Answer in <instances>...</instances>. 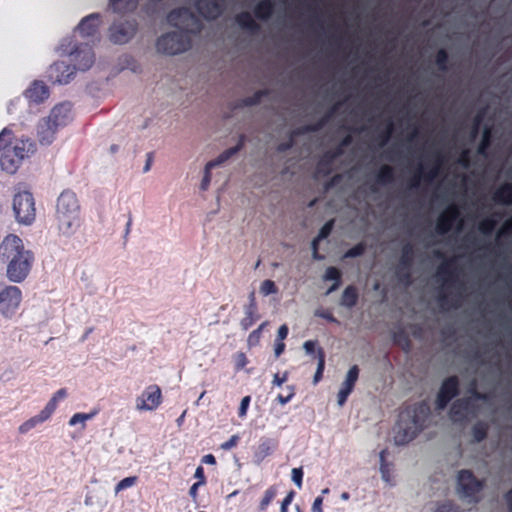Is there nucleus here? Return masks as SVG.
I'll use <instances>...</instances> for the list:
<instances>
[{
	"instance_id": "nucleus-1",
	"label": "nucleus",
	"mask_w": 512,
	"mask_h": 512,
	"mask_svg": "<svg viewBox=\"0 0 512 512\" xmlns=\"http://www.w3.org/2000/svg\"><path fill=\"white\" fill-rule=\"evenodd\" d=\"M167 21L171 26L181 28L180 31L168 32L157 39L158 52L167 55H177L189 50L192 45L190 34H198L203 28L199 18L187 7L171 10Z\"/></svg>"
},
{
	"instance_id": "nucleus-2",
	"label": "nucleus",
	"mask_w": 512,
	"mask_h": 512,
	"mask_svg": "<svg viewBox=\"0 0 512 512\" xmlns=\"http://www.w3.org/2000/svg\"><path fill=\"white\" fill-rule=\"evenodd\" d=\"M0 253L2 258L8 262V279L15 283L24 281L33 266L34 253L26 249L22 239L15 234H9L3 239Z\"/></svg>"
},
{
	"instance_id": "nucleus-3",
	"label": "nucleus",
	"mask_w": 512,
	"mask_h": 512,
	"mask_svg": "<svg viewBox=\"0 0 512 512\" xmlns=\"http://www.w3.org/2000/svg\"><path fill=\"white\" fill-rule=\"evenodd\" d=\"M431 425L432 414L428 405L422 403L410 407L400 415L394 434V443L406 445Z\"/></svg>"
},
{
	"instance_id": "nucleus-4",
	"label": "nucleus",
	"mask_w": 512,
	"mask_h": 512,
	"mask_svg": "<svg viewBox=\"0 0 512 512\" xmlns=\"http://www.w3.org/2000/svg\"><path fill=\"white\" fill-rule=\"evenodd\" d=\"M56 219L59 231L67 236L74 234L81 225L80 205L74 192L63 191L57 199Z\"/></svg>"
},
{
	"instance_id": "nucleus-5",
	"label": "nucleus",
	"mask_w": 512,
	"mask_h": 512,
	"mask_svg": "<svg viewBox=\"0 0 512 512\" xmlns=\"http://www.w3.org/2000/svg\"><path fill=\"white\" fill-rule=\"evenodd\" d=\"M13 210L18 222L31 224L36 215L33 195L28 191L17 193L13 199Z\"/></svg>"
},
{
	"instance_id": "nucleus-6",
	"label": "nucleus",
	"mask_w": 512,
	"mask_h": 512,
	"mask_svg": "<svg viewBox=\"0 0 512 512\" xmlns=\"http://www.w3.org/2000/svg\"><path fill=\"white\" fill-rule=\"evenodd\" d=\"M22 301V292L17 286L0 284V313L5 318H12Z\"/></svg>"
},
{
	"instance_id": "nucleus-7",
	"label": "nucleus",
	"mask_w": 512,
	"mask_h": 512,
	"mask_svg": "<svg viewBox=\"0 0 512 512\" xmlns=\"http://www.w3.org/2000/svg\"><path fill=\"white\" fill-rule=\"evenodd\" d=\"M484 401L478 396H470L466 399L457 400L450 409V419L453 423L462 424L470 417L476 415L477 402Z\"/></svg>"
},
{
	"instance_id": "nucleus-8",
	"label": "nucleus",
	"mask_w": 512,
	"mask_h": 512,
	"mask_svg": "<svg viewBox=\"0 0 512 512\" xmlns=\"http://www.w3.org/2000/svg\"><path fill=\"white\" fill-rule=\"evenodd\" d=\"M161 404L159 386H148L135 400V409L139 412L154 411Z\"/></svg>"
},
{
	"instance_id": "nucleus-9",
	"label": "nucleus",
	"mask_w": 512,
	"mask_h": 512,
	"mask_svg": "<svg viewBox=\"0 0 512 512\" xmlns=\"http://www.w3.org/2000/svg\"><path fill=\"white\" fill-rule=\"evenodd\" d=\"M135 20L113 23L109 29V40L114 44L127 43L137 31Z\"/></svg>"
},
{
	"instance_id": "nucleus-10",
	"label": "nucleus",
	"mask_w": 512,
	"mask_h": 512,
	"mask_svg": "<svg viewBox=\"0 0 512 512\" xmlns=\"http://www.w3.org/2000/svg\"><path fill=\"white\" fill-rule=\"evenodd\" d=\"M25 156L24 143L22 142V146L15 144L14 149H6L4 153L0 154V166L7 173L14 174Z\"/></svg>"
},
{
	"instance_id": "nucleus-11",
	"label": "nucleus",
	"mask_w": 512,
	"mask_h": 512,
	"mask_svg": "<svg viewBox=\"0 0 512 512\" xmlns=\"http://www.w3.org/2000/svg\"><path fill=\"white\" fill-rule=\"evenodd\" d=\"M482 484L471 472L463 470L457 475V494L463 498H471L480 491Z\"/></svg>"
},
{
	"instance_id": "nucleus-12",
	"label": "nucleus",
	"mask_w": 512,
	"mask_h": 512,
	"mask_svg": "<svg viewBox=\"0 0 512 512\" xmlns=\"http://www.w3.org/2000/svg\"><path fill=\"white\" fill-rule=\"evenodd\" d=\"M74 61L76 70L86 71L94 63L95 57L92 48L88 45H80L68 52Z\"/></svg>"
},
{
	"instance_id": "nucleus-13",
	"label": "nucleus",
	"mask_w": 512,
	"mask_h": 512,
	"mask_svg": "<svg viewBox=\"0 0 512 512\" xmlns=\"http://www.w3.org/2000/svg\"><path fill=\"white\" fill-rule=\"evenodd\" d=\"M460 210L456 204L449 205L438 217L436 232L440 235L448 233L460 218Z\"/></svg>"
},
{
	"instance_id": "nucleus-14",
	"label": "nucleus",
	"mask_w": 512,
	"mask_h": 512,
	"mask_svg": "<svg viewBox=\"0 0 512 512\" xmlns=\"http://www.w3.org/2000/svg\"><path fill=\"white\" fill-rule=\"evenodd\" d=\"M195 6L205 19L214 20L222 14L225 2L224 0H197Z\"/></svg>"
},
{
	"instance_id": "nucleus-15",
	"label": "nucleus",
	"mask_w": 512,
	"mask_h": 512,
	"mask_svg": "<svg viewBox=\"0 0 512 512\" xmlns=\"http://www.w3.org/2000/svg\"><path fill=\"white\" fill-rule=\"evenodd\" d=\"M442 163L443 156L440 153H436L434 165L426 172H424L423 167L420 166L418 169V174L414 175V177L410 180V188L419 187L421 178L427 182L434 180L439 175Z\"/></svg>"
},
{
	"instance_id": "nucleus-16",
	"label": "nucleus",
	"mask_w": 512,
	"mask_h": 512,
	"mask_svg": "<svg viewBox=\"0 0 512 512\" xmlns=\"http://www.w3.org/2000/svg\"><path fill=\"white\" fill-rule=\"evenodd\" d=\"M76 68L64 62H56L50 67V76L60 84H67L73 78Z\"/></svg>"
},
{
	"instance_id": "nucleus-17",
	"label": "nucleus",
	"mask_w": 512,
	"mask_h": 512,
	"mask_svg": "<svg viewBox=\"0 0 512 512\" xmlns=\"http://www.w3.org/2000/svg\"><path fill=\"white\" fill-rule=\"evenodd\" d=\"M59 127L48 118H43L37 126V135L42 145H49L54 140L55 133Z\"/></svg>"
},
{
	"instance_id": "nucleus-18",
	"label": "nucleus",
	"mask_w": 512,
	"mask_h": 512,
	"mask_svg": "<svg viewBox=\"0 0 512 512\" xmlns=\"http://www.w3.org/2000/svg\"><path fill=\"white\" fill-rule=\"evenodd\" d=\"M100 22V14L92 13L81 20L77 29L83 37L95 36L98 33Z\"/></svg>"
},
{
	"instance_id": "nucleus-19",
	"label": "nucleus",
	"mask_w": 512,
	"mask_h": 512,
	"mask_svg": "<svg viewBox=\"0 0 512 512\" xmlns=\"http://www.w3.org/2000/svg\"><path fill=\"white\" fill-rule=\"evenodd\" d=\"M49 88L42 81H34L25 91V97L34 103H41L49 97Z\"/></svg>"
},
{
	"instance_id": "nucleus-20",
	"label": "nucleus",
	"mask_w": 512,
	"mask_h": 512,
	"mask_svg": "<svg viewBox=\"0 0 512 512\" xmlns=\"http://www.w3.org/2000/svg\"><path fill=\"white\" fill-rule=\"evenodd\" d=\"M71 105L69 103H61L56 105L47 117L56 126H65L70 120Z\"/></svg>"
},
{
	"instance_id": "nucleus-21",
	"label": "nucleus",
	"mask_w": 512,
	"mask_h": 512,
	"mask_svg": "<svg viewBox=\"0 0 512 512\" xmlns=\"http://www.w3.org/2000/svg\"><path fill=\"white\" fill-rule=\"evenodd\" d=\"M455 258L444 261L437 269V275L445 281L449 286H453L457 281L455 273Z\"/></svg>"
},
{
	"instance_id": "nucleus-22",
	"label": "nucleus",
	"mask_w": 512,
	"mask_h": 512,
	"mask_svg": "<svg viewBox=\"0 0 512 512\" xmlns=\"http://www.w3.org/2000/svg\"><path fill=\"white\" fill-rule=\"evenodd\" d=\"M245 142L246 136L244 134H241L239 136L238 143L234 147L226 149L215 160L208 162V168H214L229 160L233 155L238 153L244 147Z\"/></svg>"
},
{
	"instance_id": "nucleus-23",
	"label": "nucleus",
	"mask_w": 512,
	"mask_h": 512,
	"mask_svg": "<svg viewBox=\"0 0 512 512\" xmlns=\"http://www.w3.org/2000/svg\"><path fill=\"white\" fill-rule=\"evenodd\" d=\"M492 199L497 204H512V183H503L493 193Z\"/></svg>"
},
{
	"instance_id": "nucleus-24",
	"label": "nucleus",
	"mask_w": 512,
	"mask_h": 512,
	"mask_svg": "<svg viewBox=\"0 0 512 512\" xmlns=\"http://www.w3.org/2000/svg\"><path fill=\"white\" fill-rule=\"evenodd\" d=\"M139 4V0H110L109 6L117 14H127L134 12Z\"/></svg>"
},
{
	"instance_id": "nucleus-25",
	"label": "nucleus",
	"mask_w": 512,
	"mask_h": 512,
	"mask_svg": "<svg viewBox=\"0 0 512 512\" xmlns=\"http://www.w3.org/2000/svg\"><path fill=\"white\" fill-rule=\"evenodd\" d=\"M235 20L243 30L249 31L252 34L258 33L260 30L259 24L252 18L249 12L237 14Z\"/></svg>"
},
{
	"instance_id": "nucleus-26",
	"label": "nucleus",
	"mask_w": 512,
	"mask_h": 512,
	"mask_svg": "<svg viewBox=\"0 0 512 512\" xmlns=\"http://www.w3.org/2000/svg\"><path fill=\"white\" fill-rule=\"evenodd\" d=\"M274 8L272 0H261L255 5L253 12L257 19L267 20L272 16Z\"/></svg>"
},
{
	"instance_id": "nucleus-27",
	"label": "nucleus",
	"mask_w": 512,
	"mask_h": 512,
	"mask_svg": "<svg viewBox=\"0 0 512 512\" xmlns=\"http://www.w3.org/2000/svg\"><path fill=\"white\" fill-rule=\"evenodd\" d=\"M245 316L240 321V326L244 331H247L253 324L260 319L258 314V307L252 305H246L244 307Z\"/></svg>"
},
{
	"instance_id": "nucleus-28",
	"label": "nucleus",
	"mask_w": 512,
	"mask_h": 512,
	"mask_svg": "<svg viewBox=\"0 0 512 512\" xmlns=\"http://www.w3.org/2000/svg\"><path fill=\"white\" fill-rule=\"evenodd\" d=\"M359 294L354 285L347 286L341 296V305L347 308L354 307L358 302Z\"/></svg>"
},
{
	"instance_id": "nucleus-29",
	"label": "nucleus",
	"mask_w": 512,
	"mask_h": 512,
	"mask_svg": "<svg viewBox=\"0 0 512 512\" xmlns=\"http://www.w3.org/2000/svg\"><path fill=\"white\" fill-rule=\"evenodd\" d=\"M457 386H442L441 390L437 396L436 400V406L438 409H444L448 403L453 397L456 396Z\"/></svg>"
},
{
	"instance_id": "nucleus-30",
	"label": "nucleus",
	"mask_w": 512,
	"mask_h": 512,
	"mask_svg": "<svg viewBox=\"0 0 512 512\" xmlns=\"http://www.w3.org/2000/svg\"><path fill=\"white\" fill-rule=\"evenodd\" d=\"M393 342L406 352L411 350L412 342L408 333L403 328H399L393 333Z\"/></svg>"
},
{
	"instance_id": "nucleus-31",
	"label": "nucleus",
	"mask_w": 512,
	"mask_h": 512,
	"mask_svg": "<svg viewBox=\"0 0 512 512\" xmlns=\"http://www.w3.org/2000/svg\"><path fill=\"white\" fill-rule=\"evenodd\" d=\"M325 281H334V283L329 287L327 294L335 291L341 284V272L336 267H328L324 274Z\"/></svg>"
},
{
	"instance_id": "nucleus-32",
	"label": "nucleus",
	"mask_w": 512,
	"mask_h": 512,
	"mask_svg": "<svg viewBox=\"0 0 512 512\" xmlns=\"http://www.w3.org/2000/svg\"><path fill=\"white\" fill-rule=\"evenodd\" d=\"M414 261V248L413 245L407 243L403 245L401 249V256L399 261V266H403L405 268H411Z\"/></svg>"
},
{
	"instance_id": "nucleus-33",
	"label": "nucleus",
	"mask_w": 512,
	"mask_h": 512,
	"mask_svg": "<svg viewBox=\"0 0 512 512\" xmlns=\"http://www.w3.org/2000/svg\"><path fill=\"white\" fill-rule=\"evenodd\" d=\"M394 179V170L389 165H383L376 175V182L381 185L390 184Z\"/></svg>"
},
{
	"instance_id": "nucleus-34",
	"label": "nucleus",
	"mask_w": 512,
	"mask_h": 512,
	"mask_svg": "<svg viewBox=\"0 0 512 512\" xmlns=\"http://www.w3.org/2000/svg\"><path fill=\"white\" fill-rule=\"evenodd\" d=\"M270 91L268 89L258 90L252 96L245 97L240 100V107H250L258 105L261 102V99L265 96H268Z\"/></svg>"
},
{
	"instance_id": "nucleus-35",
	"label": "nucleus",
	"mask_w": 512,
	"mask_h": 512,
	"mask_svg": "<svg viewBox=\"0 0 512 512\" xmlns=\"http://www.w3.org/2000/svg\"><path fill=\"white\" fill-rule=\"evenodd\" d=\"M96 411H91L89 413H76L69 419V426H77L79 425L81 429H84L86 426V422L91 420L95 415Z\"/></svg>"
},
{
	"instance_id": "nucleus-36",
	"label": "nucleus",
	"mask_w": 512,
	"mask_h": 512,
	"mask_svg": "<svg viewBox=\"0 0 512 512\" xmlns=\"http://www.w3.org/2000/svg\"><path fill=\"white\" fill-rule=\"evenodd\" d=\"M13 132L9 128H4L0 132V154L4 153L6 149H14L12 145Z\"/></svg>"
},
{
	"instance_id": "nucleus-37",
	"label": "nucleus",
	"mask_w": 512,
	"mask_h": 512,
	"mask_svg": "<svg viewBox=\"0 0 512 512\" xmlns=\"http://www.w3.org/2000/svg\"><path fill=\"white\" fill-rule=\"evenodd\" d=\"M341 104V102L334 104L332 108L322 118H320L316 123L310 124L312 127V131L317 132L321 130L330 120V118L335 114V112L339 109Z\"/></svg>"
},
{
	"instance_id": "nucleus-38",
	"label": "nucleus",
	"mask_w": 512,
	"mask_h": 512,
	"mask_svg": "<svg viewBox=\"0 0 512 512\" xmlns=\"http://www.w3.org/2000/svg\"><path fill=\"white\" fill-rule=\"evenodd\" d=\"M491 140H492V130L490 127H485L483 130L481 141H480L478 149H477V152L480 155L486 154L488 148L491 145Z\"/></svg>"
},
{
	"instance_id": "nucleus-39",
	"label": "nucleus",
	"mask_w": 512,
	"mask_h": 512,
	"mask_svg": "<svg viewBox=\"0 0 512 512\" xmlns=\"http://www.w3.org/2000/svg\"><path fill=\"white\" fill-rule=\"evenodd\" d=\"M498 221L494 217L483 219L478 224V230L484 235H490L497 226Z\"/></svg>"
},
{
	"instance_id": "nucleus-40",
	"label": "nucleus",
	"mask_w": 512,
	"mask_h": 512,
	"mask_svg": "<svg viewBox=\"0 0 512 512\" xmlns=\"http://www.w3.org/2000/svg\"><path fill=\"white\" fill-rule=\"evenodd\" d=\"M448 53L445 49H439L436 53L435 63L440 71L448 70Z\"/></svg>"
},
{
	"instance_id": "nucleus-41",
	"label": "nucleus",
	"mask_w": 512,
	"mask_h": 512,
	"mask_svg": "<svg viewBox=\"0 0 512 512\" xmlns=\"http://www.w3.org/2000/svg\"><path fill=\"white\" fill-rule=\"evenodd\" d=\"M54 402H48L43 410H41L37 415L33 416L34 419L38 422V424L48 420L52 413L55 411Z\"/></svg>"
},
{
	"instance_id": "nucleus-42",
	"label": "nucleus",
	"mask_w": 512,
	"mask_h": 512,
	"mask_svg": "<svg viewBox=\"0 0 512 512\" xmlns=\"http://www.w3.org/2000/svg\"><path fill=\"white\" fill-rule=\"evenodd\" d=\"M137 479L138 478L136 476H129V477H125L122 480H120L114 488L115 494H118L120 491H122L124 489L133 487L136 484Z\"/></svg>"
},
{
	"instance_id": "nucleus-43",
	"label": "nucleus",
	"mask_w": 512,
	"mask_h": 512,
	"mask_svg": "<svg viewBox=\"0 0 512 512\" xmlns=\"http://www.w3.org/2000/svg\"><path fill=\"white\" fill-rule=\"evenodd\" d=\"M410 269L411 268H405L403 266L398 265L396 270V276L398 277L399 281L405 285H409L412 282V275Z\"/></svg>"
},
{
	"instance_id": "nucleus-44",
	"label": "nucleus",
	"mask_w": 512,
	"mask_h": 512,
	"mask_svg": "<svg viewBox=\"0 0 512 512\" xmlns=\"http://www.w3.org/2000/svg\"><path fill=\"white\" fill-rule=\"evenodd\" d=\"M366 251V244L364 242H360L356 245H354L352 248L348 249L345 254L344 258H355L358 256H361Z\"/></svg>"
},
{
	"instance_id": "nucleus-45",
	"label": "nucleus",
	"mask_w": 512,
	"mask_h": 512,
	"mask_svg": "<svg viewBox=\"0 0 512 512\" xmlns=\"http://www.w3.org/2000/svg\"><path fill=\"white\" fill-rule=\"evenodd\" d=\"M268 325V322L265 321L263 322L257 329L253 330L249 336H248V344L250 346H255L259 343L260 341V338H261V333L263 331V329Z\"/></svg>"
},
{
	"instance_id": "nucleus-46",
	"label": "nucleus",
	"mask_w": 512,
	"mask_h": 512,
	"mask_svg": "<svg viewBox=\"0 0 512 512\" xmlns=\"http://www.w3.org/2000/svg\"><path fill=\"white\" fill-rule=\"evenodd\" d=\"M317 359H318V367H317V371L314 376L315 382H318L321 379V376H322V373L324 370V365H325V354L321 347H319L317 349Z\"/></svg>"
},
{
	"instance_id": "nucleus-47",
	"label": "nucleus",
	"mask_w": 512,
	"mask_h": 512,
	"mask_svg": "<svg viewBox=\"0 0 512 512\" xmlns=\"http://www.w3.org/2000/svg\"><path fill=\"white\" fill-rule=\"evenodd\" d=\"M294 396V391L290 386H287L284 391H280L276 394V400L279 404L284 405L289 402Z\"/></svg>"
},
{
	"instance_id": "nucleus-48",
	"label": "nucleus",
	"mask_w": 512,
	"mask_h": 512,
	"mask_svg": "<svg viewBox=\"0 0 512 512\" xmlns=\"http://www.w3.org/2000/svg\"><path fill=\"white\" fill-rule=\"evenodd\" d=\"M392 132H393V123L392 121H389L388 122V125L386 127V129L384 131H382L379 135H378V139H379V146H384L387 144V142L390 140L391 138V135H392Z\"/></svg>"
},
{
	"instance_id": "nucleus-49",
	"label": "nucleus",
	"mask_w": 512,
	"mask_h": 512,
	"mask_svg": "<svg viewBox=\"0 0 512 512\" xmlns=\"http://www.w3.org/2000/svg\"><path fill=\"white\" fill-rule=\"evenodd\" d=\"M335 220L331 219L327 221L319 230V233L317 235L318 240L326 239L332 232L334 227Z\"/></svg>"
},
{
	"instance_id": "nucleus-50",
	"label": "nucleus",
	"mask_w": 512,
	"mask_h": 512,
	"mask_svg": "<svg viewBox=\"0 0 512 512\" xmlns=\"http://www.w3.org/2000/svg\"><path fill=\"white\" fill-rule=\"evenodd\" d=\"M260 291L263 295H270V294H274L277 292V286L276 284L274 283V281L272 280H264L262 283H261V286H260Z\"/></svg>"
},
{
	"instance_id": "nucleus-51",
	"label": "nucleus",
	"mask_w": 512,
	"mask_h": 512,
	"mask_svg": "<svg viewBox=\"0 0 512 512\" xmlns=\"http://www.w3.org/2000/svg\"><path fill=\"white\" fill-rule=\"evenodd\" d=\"M276 491L274 488H270L265 491L264 496L260 502L259 509L264 511L275 497Z\"/></svg>"
},
{
	"instance_id": "nucleus-52",
	"label": "nucleus",
	"mask_w": 512,
	"mask_h": 512,
	"mask_svg": "<svg viewBox=\"0 0 512 512\" xmlns=\"http://www.w3.org/2000/svg\"><path fill=\"white\" fill-rule=\"evenodd\" d=\"M352 392V386H342L337 393V405L342 407Z\"/></svg>"
},
{
	"instance_id": "nucleus-53",
	"label": "nucleus",
	"mask_w": 512,
	"mask_h": 512,
	"mask_svg": "<svg viewBox=\"0 0 512 512\" xmlns=\"http://www.w3.org/2000/svg\"><path fill=\"white\" fill-rule=\"evenodd\" d=\"M473 438L479 442L486 436V427L483 424H476L472 429Z\"/></svg>"
},
{
	"instance_id": "nucleus-54",
	"label": "nucleus",
	"mask_w": 512,
	"mask_h": 512,
	"mask_svg": "<svg viewBox=\"0 0 512 512\" xmlns=\"http://www.w3.org/2000/svg\"><path fill=\"white\" fill-rule=\"evenodd\" d=\"M359 376V368L357 365H353L346 376V379L343 384H355V382L358 380Z\"/></svg>"
},
{
	"instance_id": "nucleus-55",
	"label": "nucleus",
	"mask_w": 512,
	"mask_h": 512,
	"mask_svg": "<svg viewBox=\"0 0 512 512\" xmlns=\"http://www.w3.org/2000/svg\"><path fill=\"white\" fill-rule=\"evenodd\" d=\"M431 512H458L450 502L437 503Z\"/></svg>"
},
{
	"instance_id": "nucleus-56",
	"label": "nucleus",
	"mask_w": 512,
	"mask_h": 512,
	"mask_svg": "<svg viewBox=\"0 0 512 512\" xmlns=\"http://www.w3.org/2000/svg\"><path fill=\"white\" fill-rule=\"evenodd\" d=\"M234 362H235V369L236 370H241L243 369L247 363H248V359H247V356L245 353L243 352H238L234 355Z\"/></svg>"
},
{
	"instance_id": "nucleus-57",
	"label": "nucleus",
	"mask_w": 512,
	"mask_h": 512,
	"mask_svg": "<svg viewBox=\"0 0 512 512\" xmlns=\"http://www.w3.org/2000/svg\"><path fill=\"white\" fill-rule=\"evenodd\" d=\"M36 425H38V422L34 419V417L26 420L18 427V432L20 434H26L30 430H32Z\"/></svg>"
},
{
	"instance_id": "nucleus-58",
	"label": "nucleus",
	"mask_w": 512,
	"mask_h": 512,
	"mask_svg": "<svg viewBox=\"0 0 512 512\" xmlns=\"http://www.w3.org/2000/svg\"><path fill=\"white\" fill-rule=\"evenodd\" d=\"M510 234H512V216L504 221L497 233V236L502 237Z\"/></svg>"
},
{
	"instance_id": "nucleus-59",
	"label": "nucleus",
	"mask_w": 512,
	"mask_h": 512,
	"mask_svg": "<svg viewBox=\"0 0 512 512\" xmlns=\"http://www.w3.org/2000/svg\"><path fill=\"white\" fill-rule=\"evenodd\" d=\"M302 477H303V471L301 468H293L291 471V479L294 482V484L297 486V488L302 487Z\"/></svg>"
},
{
	"instance_id": "nucleus-60",
	"label": "nucleus",
	"mask_w": 512,
	"mask_h": 512,
	"mask_svg": "<svg viewBox=\"0 0 512 512\" xmlns=\"http://www.w3.org/2000/svg\"><path fill=\"white\" fill-rule=\"evenodd\" d=\"M211 169L212 168H208V163H207L206 166H205L204 176H203V179H202L201 185H200V188L203 191H206L208 189L209 185H210V182H211Z\"/></svg>"
},
{
	"instance_id": "nucleus-61",
	"label": "nucleus",
	"mask_w": 512,
	"mask_h": 512,
	"mask_svg": "<svg viewBox=\"0 0 512 512\" xmlns=\"http://www.w3.org/2000/svg\"><path fill=\"white\" fill-rule=\"evenodd\" d=\"M380 473H381V479L385 483L391 484L390 470H389V465L387 463L380 464Z\"/></svg>"
},
{
	"instance_id": "nucleus-62",
	"label": "nucleus",
	"mask_w": 512,
	"mask_h": 512,
	"mask_svg": "<svg viewBox=\"0 0 512 512\" xmlns=\"http://www.w3.org/2000/svg\"><path fill=\"white\" fill-rule=\"evenodd\" d=\"M332 156H333L332 151H327L324 153L322 158L319 160L320 169H322L323 166L332 165L333 161L336 159V158H332Z\"/></svg>"
},
{
	"instance_id": "nucleus-63",
	"label": "nucleus",
	"mask_w": 512,
	"mask_h": 512,
	"mask_svg": "<svg viewBox=\"0 0 512 512\" xmlns=\"http://www.w3.org/2000/svg\"><path fill=\"white\" fill-rule=\"evenodd\" d=\"M310 132H313L312 131V127L310 124H307V125H304V126H301V127H298L296 129H294L290 136L294 139L295 136H299V135H304V134H307V133H310Z\"/></svg>"
},
{
	"instance_id": "nucleus-64",
	"label": "nucleus",
	"mask_w": 512,
	"mask_h": 512,
	"mask_svg": "<svg viewBox=\"0 0 512 512\" xmlns=\"http://www.w3.org/2000/svg\"><path fill=\"white\" fill-rule=\"evenodd\" d=\"M342 180V176L340 174H336L334 175L333 177H331L325 184H324V189L326 191H329L330 189H332L334 186L338 185Z\"/></svg>"
}]
</instances>
